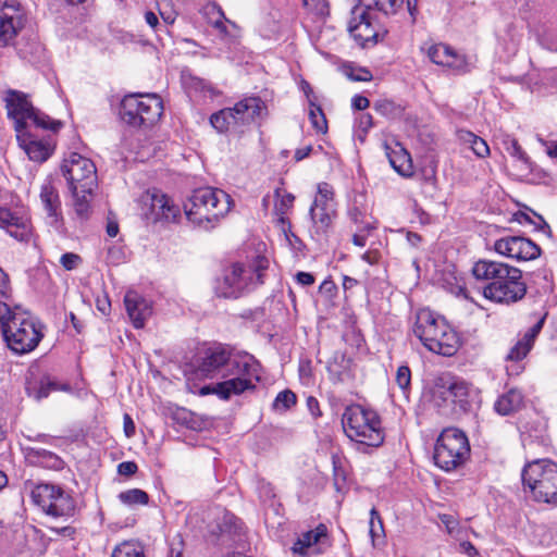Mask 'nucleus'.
Returning <instances> with one entry per match:
<instances>
[{
	"instance_id": "f257e3e1",
	"label": "nucleus",
	"mask_w": 557,
	"mask_h": 557,
	"mask_svg": "<svg viewBox=\"0 0 557 557\" xmlns=\"http://www.w3.org/2000/svg\"><path fill=\"white\" fill-rule=\"evenodd\" d=\"M0 333L7 347L15 355L33 351L44 337L35 319L20 306L0 300Z\"/></svg>"
},
{
	"instance_id": "f03ea898",
	"label": "nucleus",
	"mask_w": 557,
	"mask_h": 557,
	"mask_svg": "<svg viewBox=\"0 0 557 557\" xmlns=\"http://www.w3.org/2000/svg\"><path fill=\"white\" fill-rule=\"evenodd\" d=\"M61 171L67 181L76 216L81 220L88 219L90 199L97 186V170L94 162L77 152H72L63 161Z\"/></svg>"
},
{
	"instance_id": "7ed1b4c3",
	"label": "nucleus",
	"mask_w": 557,
	"mask_h": 557,
	"mask_svg": "<svg viewBox=\"0 0 557 557\" xmlns=\"http://www.w3.org/2000/svg\"><path fill=\"white\" fill-rule=\"evenodd\" d=\"M342 424L346 436L355 443L359 453L370 454L384 443L382 420L375 410L360 405L348 406L343 413Z\"/></svg>"
},
{
	"instance_id": "20e7f679",
	"label": "nucleus",
	"mask_w": 557,
	"mask_h": 557,
	"mask_svg": "<svg viewBox=\"0 0 557 557\" xmlns=\"http://www.w3.org/2000/svg\"><path fill=\"white\" fill-rule=\"evenodd\" d=\"M413 334L428 350L442 356L455 355L460 345L457 332L443 317L429 309L417 313Z\"/></svg>"
},
{
	"instance_id": "39448f33",
	"label": "nucleus",
	"mask_w": 557,
	"mask_h": 557,
	"mask_svg": "<svg viewBox=\"0 0 557 557\" xmlns=\"http://www.w3.org/2000/svg\"><path fill=\"white\" fill-rule=\"evenodd\" d=\"M233 200L220 188L203 187L194 190L184 203L186 218L189 222L206 230L214 225L231 210Z\"/></svg>"
},
{
	"instance_id": "423d86ee",
	"label": "nucleus",
	"mask_w": 557,
	"mask_h": 557,
	"mask_svg": "<svg viewBox=\"0 0 557 557\" xmlns=\"http://www.w3.org/2000/svg\"><path fill=\"white\" fill-rule=\"evenodd\" d=\"M261 380V364L248 352H234L226 363V370L219 381L223 397H234L253 392Z\"/></svg>"
},
{
	"instance_id": "0eeeda50",
	"label": "nucleus",
	"mask_w": 557,
	"mask_h": 557,
	"mask_svg": "<svg viewBox=\"0 0 557 557\" xmlns=\"http://www.w3.org/2000/svg\"><path fill=\"white\" fill-rule=\"evenodd\" d=\"M268 265V259L260 256L249 267L240 263L232 264L224 270L222 278L216 282L215 294L223 298H238L250 285L263 283L262 273Z\"/></svg>"
},
{
	"instance_id": "6e6552de",
	"label": "nucleus",
	"mask_w": 557,
	"mask_h": 557,
	"mask_svg": "<svg viewBox=\"0 0 557 557\" xmlns=\"http://www.w3.org/2000/svg\"><path fill=\"white\" fill-rule=\"evenodd\" d=\"M524 490H529L533 499L540 503L557 502V465L547 459L528 463L522 470Z\"/></svg>"
},
{
	"instance_id": "1a4fd4ad",
	"label": "nucleus",
	"mask_w": 557,
	"mask_h": 557,
	"mask_svg": "<svg viewBox=\"0 0 557 557\" xmlns=\"http://www.w3.org/2000/svg\"><path fill=\"white\" fill-rule=\"evenodd\" d=\"M8 117L14 121L16 134L28 129V121L36 127L58 131L62 123L50 119L47 114L35 109L26 94L10 89L4 97Z\"/></svg>"
},
{
	"instance_id": "9d476101",
	"label": "nucleus",
	"mask_w": 557,
	"mask_h": 557,
	"mask_svg": "<svg viewBox=\"0 0 557 557\" xmlns=\"http://www.w3.org/2000/svg\"><path fill=\"white\" fill-rule=\"evenodd\" d=\"M265 110L267 107L259 97H247L235 103L233 108L213 113L210 123L219 133L237 132L260 119Z\"/></svg>"
},
{
	"instance_id": "9b49d317",
	"label": "nucleus",
	"mask_w": 557,
	"mask_h": 557,
	"mask_svg": "<svg viewBox=\"0 0 557 557\" xmlns=\"http://www.w3.org/2000/svg\"><path fill=\"white\" fill-rule=\"evenodd\" d=\"M163 103L156 94H132L121 101L120 116L133 127L150 126L161 117Z\"/></svg>"
},
{
	"instance_id": "f8f14e48",
	"label": "nucleus",
	"mask_w": 557,
	"mask_h": 557,
	"mask_svg": "<svg viewBox=\"0 0 557 557\" xmlns=\"http://www.w3.org/2000/svg\"><path fill=\"white\" fill-rule=\"evenodd\" d=\"M470 455L466 434L456 428H447L437 437L433 459L437 467L451 471L462 466Z\"/></svg>"
},
{
	"instance_id": "ddd939ff",
	"label": "nucleus",
	"mask_w": 557,
	"mask_h": 557,
	"mask_svg": "<svg viewBox=\"0 0 557 557\" xmlns=\"http://www.w3.org/2000/svg\"><path fill=\"white\" fill-rule=\"evenodd\" d=\"M30 497L33 503L48 516L70 518L75 513L74 498L59 485L38 484L32 490Z\"/></svg>"
},
{
	"instance_id": "4468645a",
	"label": "nucleus",
	"mask_w": 557,
	"mask_h": 557,
	"mask_svg": "<svg viewBox=\"0 0 557 557\" xmlns=\"http://www.w3.org/2000/svg\"><path fill=\"white\" fill-rule=\"evenodd\" d=\"M527 284L522 271L509 265L506 273L493 286H483L484 298L499 305L511 306L521 301L527 295Z\"/></svg>"
},
{
	"instance_id": "2eb2a0df",
	"label": "nucleus",
	"mask_w": 557,
	"mask_h": 557,
	"mask_svg": "<svg viewBox=\"0 0 557 557\" xmlns=\"http://www.w3.org/2000/svg\"><path fill=\"white\" fill-rule=\"evenodd\" d=\"M234 352L222 344H213L201 349L195 360V373L202 379L221 380L226 363L232 359Z\"/></svg>"
},
{
	"instance_id": "dca6fc26",
	"label": "nucleus",
	"mask_w": 557,
	"mask_h": 557,
	"mask_svg": "<svg viewBox=\"0 0 557 557\" xmlns=\"http://www.w3.org/2000/svg\"><path fill=\"white\" fill-rule=\"evenodd\" d=\"M309 214L317 230L326 232L336 216V202L334 200L333 187L325 182L318 184V191Z\"/></svg>"
},
{
	"instance_id": "f3484780",
	"label": "nucleus",
	"mask_w": 557,
	"mask_h": 557,
	"mask_svg": "<svg viewBox=\"0 0 557 557\" xmlns=\"http://www.w3.org/2000/svg\"><path fill=\"white\" fill-rule=\"evenodd\" d=\"M493 249L498 255L517 261L535 260L542 249L523 236H504L494 242Z\"/></svg>"
},
{
	"instance_id": "a211bd4d",
	"label": "nucleus",
	"mask_w": 557,
	"mask_h": 557,
	"mask_svg": "<svg viewBox=\"0 0 557 557\" xmlns=\"http://www.w3.org/2000/svg\"><path fill=\"white\" fill-rule=\"evenodd\" d=\"M26 23V14L16 0H7L0 8V47L13 44Z\"/></svg>"
},
{
	"instance_id": "6ab92c4d",
	"label": "nucleus",
	"mask_w": 557,
	"mask_h": 557,
	"mask_svg": "<svg viewBox=\"0 0 557 557\" xmlns=\"http://www.w3.org/2000/svg\"><path fill=\"white\" fill-rule=\"evenodd\" d=\"M351 15L348 24V30L351 37L363 48L369 45H375L379 34L371 25L369 11L359 5H355L351 10Z\"/></svg>"
},
{
	"instance_id": "aec40b11",
	"label": "nucleus",
	"mask_w": 557,
	"mask_h": 557,
	"mask_svg": "<svg viewBox=\"0 0 557 557\" xmlns=\"http://www.w3.org/2000/svg\"><path fill=\"white\" fill-rule=\"evenodd\" d=\"M149 200L148 219L153 223H175L181 216L180 207L176 206L165 194L153 190L147 194Z\"/></svg>"
},
{
	"instance_id": "412c9836",
	"label": "nucleus",
	"mask_w": 557,
	"mask_h": 557,
	"mask_svg": "<svg viewBox=\"0 0 557 557\" xmlns=\"http://www.w3.org/2000/svg\"><path fill=\"white\" fill-rule=\"evenodd\" d=\"M124 304L134 327H144L147 319L152 314L150 301L137 292L128 290L125 294Z\"/></svg>"
},
{
	"instance_id": "4be33fe9",
	"label": "nucleus",
	"mask_w": 557,
	"mask_h": 557,
	"mask_svg": "<svg viewBox=\"0 0 557 557\" xmlns=\"http://www.w3.org/2000/svg\"><path fill=\"white\" fill-rule=\"evenodd\" d=\"M509 264L500 261L481 259L472 267V274L476 281L485 282L484 286H493L504 276Z\"/></svg>"
},
{
	"instance_id": "5701e85b",
	"label": "nucleus",
	"mask_w": 557,
	"mask_h": 557,
	"mask_svg": "<svg viewBox=\"0 0 557 557\" xmlns=\"http://www.w3.org/2000/svg\"><path fill=\"white\" fill-rule=\"evenodd\" d=\"M0 227L17 240H25L30 234L28 219L7 208H0Z\"/></svg>"
},
{
	"instance_id": "b1692460",
	"label": "nucleus",
	"mask_w": 557,
	"mask_h": 557,
	"mask_svg": "<svg viewBox=\"0 0 557 557\" xmlns=\"http://www.w3.org/2000/svg\"><path fill=\"white\" fill-rule=\"evenodd\" d=\"M22 450L25 460L32 466L50 470H62L64 467V461L52 451L28 445H24Z\"/></svg>"
},
{
	"instance_id": "393cba45",
	"label": "nucleus",
	"mask_w": 557,
	"mask_h": 557,
	"mask_svg": "<svg viewBox=\"0 0 557 557\" xmlns=\"http://www.w3.org/2000/svg\"><path fill=\"white\" fill-rule=\"evenodd\" d=\"M18 145L26 152L28 158L36 162L46 161L52 153V148L48 143L37 140L29 129L16 134Z\"/></svg>"
},
{
	"instance_id": "a878e982",
	"label": "nucleus",
	"mask_w": 557,
	"mask_h": 557,
	"mask_svg": "<svg viewBox=\"0 0 557 557\" xmlns=\"http://www.w3.org/2000/svg\"><path fill=\"white\" fill-rule=\"evenodd\" d=\"M385 154L391 166L403 177L413 175V165L409 152L398 143L394 146L385 145Z\"/></svg>"
},
{
	"instance_id": "bb28decb",
	"label": "nucleus",
	"mask_w": 557,
	"mask_h": 557,
	"mask_svg": "<svg viewBox=\"0 0 557 557\" xmlns=\"http://www.w3.org/2000/svg\"><path fill=\"white\" fill-rule=\"evenodd\" d=\"M428 57L437 65L455 70H460L465 65L462 57L458 55L454 49L444 44L432 45L428 49Z\"/></svg>"
},
{
	"instance_id": "cd10ccee",
	"label": "nucleus",
	"mask_w": 557,
	"mask_h": 557,
	"mask_svg": "<svg viewBox=\"0 0 557 557\" xmlns=\"http://www.w3.org/2000/svg\"><path fill=\"white\" fill-rule=\"evenodd\" d=\"M182 84L189 96H199L212 99L218 95L216 89L209 82L186 71L182 72Z\"/></svg>"
},
{
	"instance_id": "c85d7f7f",
	"label": "nucleus",
	"mask_w": 557,
	"mask_h": 557,
	"mask_svg": "<svg viewBox=\"0 0 557 557\" xmlns=\"http://www.w3.org/2000/svg\"><path fill=\"white\" fill-rule=\"evenodd\" d=\"M40 200L48 216L51 218L53 222L62 220L61 200L57 189L51 183H46L41 186Z\"/></svg>"
},
{
	"instance_id": "c756f323",
	"label": "nucleus",
	"mask_w": 557,
	"mask_h": 557,
	"mask_svg": "<svg viewBox=\"0 0 557 557\" xmlns=\"http://www.w3.org/2000/svg\"><path fill=\"white\" fill-rule=\"evenodd\" d=\"M523 405V395L517 388H511L500 395L494 404V409L500 416H509L518 411Z\"/></svg>"
},
{
	"instance_id": "7c9ffc66",
	"label": "nucleus",
	"mask_w": 557,
	"mask_h": 557,
	"mask_svg": "<svg viewBox=\"0 0 557 557\" xmlns=\"http://www.w3.org/2000/svg\"><path fill=\"white\" fill-rule=\"evenodd\" d=\"M326 535L327 528L321 523L314 530L302 533L294 543L292 550L294 554L304 556L312 545L321 543Z\"/></svg>"
},
{
	"instance_id": "2f4dec72",
	"label": "nucleus",
	"mask_w": 557,
	"mask_h": 557,
	"mask_svg": "<svg viewBox=\"0 0 557 557\" xmlns=\"http://www.w3.org/2000/svg\"><path fill=\"white\" fill-rule=\"evenodd\" d=\"M63 391L71 392L72 387L67 383H60L51 376H44L38 385H29L27 387L28 395L34 396L37 400L46 398L51 392Z\"/></svg>"
},
{
	"instance_id": "473e14b6",
	"label": "nucleus",
	"mask_w": 557,
	"mask_h": 557,
	"mask_svg": "<svg viewBox=\"0 0 557 557\" xmlns=\"http://www.w3.org/2000/svg\"><path fill=\"white\" fill-rule=\"evenodd\" d=\"M350 221L357 226L359 232H371L375 228V221L366 210L359 208L356 203L348 209Z\"/></svg>"
},
{
	"instance_id": "72a5a7b5",
	"label": "nucleus",
	"mask_w": 557,
	"mask_h": 557,
	"mask_svg": "<svg viewBox=\"0 0 557 557\" xmlns=\"http://www.w3.org/2000/svg\"><path fill=\"white\" fill-rule=\"evenodd\" d=\"M403 0H358L359 7L368 10H376L385 15H393L401 5Z\"/></svg>"
},
{
	"instance_id": "f704fd0d",
	"label": "nucleus",
	"mask_w": 557,
	"mask_h": 557,
	"mask_svg": "<svg viewBox=\"0 0 557 557\" xmlns=\"http://www.w3.org/2000/svg\"><path fill=\"white\" fill-rule=\"evenodd\" d=\"M460 139L469 144L474 154L479 158H485L490 154V147L484 139L471 132H461Z\"/></svg>"
},
{
	"instance_id": "c9c22d12",
	"label": "nucleus",
	"mask_w": 557,
	"mask_h": 557,
	"mask_svg": "<svg viewBox=\"0 0 557 557\" xmlns=\"http://www.w3.org/2000/svg\"><path fill=\"white\" fill-rule=\"evenodd\" d=\"M309 120L317 132L322 134L327 132V121L324 112L313 99H309Z\"/></svg>"
},
{
	"instance_id": "e433bc0d",
	"label": "nucleus",
	"mask_w": 557,
	"mask_h": 557,
	"mask_svg": "<svg viewBox=\"0 0 557 557\" xmlns=\"http://www.w3.org/2000/svg\"><path fill=\"white\" fill-rule=\"evenodd\" d=\"M111 557H145L143 546L136 541H124L116 545Z\"/></svg>"
},
{
	"instance_id": "4c0bfd02",
	"label": "nucleus",
	"mask_w": 557,
	"mask_h": 557,
	"mask_svg": "<svg viewBox=\"0 0 557 557\" xmlns=\"http://www.w3.org/2000/svg\"><path fill=\"white\" fill-rule=\"evenodd\" d=\"M117 498L120 499L121 503L127 506L147 505L149 502L148 494L139 488H132L121 492L117 495Z\"/></svg>"
},
{
	"instance_id": "58836bf2",
	"label": "nucleus",
	"mask_w": 557,
	"mask_h": 557,
	"mask_svg": "<svg viewBox=\"0 0 557 557\" xmlns=\"http://www.w3.org/2000/svg\"><path fill=\"white\" fill-rule=\"evenodd\" d=\"M296 404V395L289 391L285 389L280 392L274 401L273 408L277 411H286L292 408Z\"/></svg>"
},
{
	"instance_id": "ea45409f",
	"label": "nucleus",
	"mask_w": 557,
	"mask_h": 557,
	"mask_svg": "<svg viewBox=\"0 0 557 557\" xmlns=\"http://www.w3.org/2000/svg\"><path fill=\"white\" fill-rule=\"evenodd\" d=\"M395 381L403 394L408 397L411 385V371L408 366L403 364L398 367Z\"/></svg>"
},
{
	"instance_id": "a19ab883",
	"label": "nucleus",
	"mask_w": 557,
	"mask_h": 557,
	"mask_svg": "<svg viewBox=\"0 0 557 557\" xmlns=\"http://www.w3.org/2000/svg\"><path fill=\"white\" fill-rule=\"evenodd\" d=\"M275 196L280 198L274 206L275 214H287V212L292 209L295 200V196L285 193L284 195H280V189L275 190Z\"/></svg>"
},
{
	"instance_id": "79ce46f5",
	"label": "nucleus",
	"mask_w": 557,
	"mask_h": 557,
	"mask_svg": "<svg viewBox=\"0 0 557 557\" xmlns=\"http://www.w3.org/2000/svg\"><path fill=\"white\" fill-rule=\"evenodd\" d=\"M546 315L547 313H544L543 317L539 318V320L535 322L534 325H532L522 336V338H520L521 341H523L527 345H529L531 348L533 347L534 345V342L536 339V337L539 336V334L541 333L543 326H544V323H545V319H546Z\"/></svg>"
},
{
	"instance_id": "37998d69",
	"label": "nucleus",
	"mask_w": 557,
	"mask_h": 557,
	"mask_svg": "<svg viewBox=\"0 0 557 557\" xmlns=\"http://www.w3.org/2000/svg\"><path fill=\"white\" fill-rule=\"evenodd\" d=\"M546 315L547 313H544L543 317L539 318V320L535 322L534 325H532L522 336V338H520L521 341H523L527 345H529L531 348L533 347L534 345V342L536 339V337L539 336V334L541 333L543 326H544V323H545V319H546Z\"/></svg>"
},
{
	"instance_id": "c03bdc74",
	"label": "nucleus",
	"mask_w": 557,
	"mask_h": 557,
	"mask_svg": "<svg viewBox=\"0 0 557 557\" xmlns=\"http://www.w3.org/2000/svg\"><path fill=\"white\" fill-rule=\"evenodd\" d=\"M533 214L537 218V222L533 221L531 216L527 213L519 212L516 214L517 221L519 223H529L533 224L536 230L542 231L543 233L550 234V227L547 222L539 214L533 212Z\"/></svg>"
},
{
	"instance_id": "a18cd8bd",
	"label": "nucleus",
	"mask_w": 557,
	"mask_h": 557,
	"mask_svg": "<svg viewBox=\"0 0 557 557\" xmlns=\"http://www.w3.org/2000/svg\"><path fill=\"white\" fill-rule=\"evenodd\" d=\"M532 348L527 345L523 341L519 339L509 350L507 360L520 361L527 357Z\"/></svg>"
},
{
	"instance_id": "49530a36",
	"label": "nucleus",
	"mask_w": 557,
	"mask_h": 557,
	"mask_svg": "<svg viewBox=\"0 0 557 557\" xmlns=\"http://www.w3.org/2000/svg\"><path fill=\"white\" fill-rule=\"evenodd\" d=\"M374 110L386 117H393L399 113V108L391 100H380L374 103Z\"/></svg>"
},
{
	"instance_id": "de8ad7c7",
	"label": "nucleus",
	"mask_w": 557,
	"mask_h": 557,
	"mask_svg": "<svg viewBox=\"0 0 557 557\" xmlns=\"http://www.w3.org/2000/svg\"><path fill=\"white\" fill-rule=\"evenodd\" d=\"M448 393L454 401H461L468 394V386L462 381L454 380L448 385Z\"/></svg>"
},
{
	"instance_id": "09e8293b",
	"label": "nucleus",
	"mask_w": 557,
	"mask_h": 557,
	"mask_svg": "<svg viewBox=\"0 0 557 557\" xmlns=\"http://www.w3.org/2000/svg\"><path fill=\"white\" fill-rule=\"evenodd\" d=\"M371 519H370V535L372 537L373 544L375 543V539H380L383 533V524L379 517L377 511L373 508L371 510Z\"/></svg>"
},
{
	"instance_id": "8fccbe9b",
	"label": "nucleus",
	"mask_w": 557,
	"mask_h": 557,
	"mask_svg": "<svg viewBox=\"0 0 557 557\" xmlns=\"http://www.w3.org/2000/svg\"><path fill=\"white\" fill-rule=\"evenodd\" d=\"M302 5L310 12L323 15L327 12L326 0H301Z\"/></svg>"
},
{
	"instance_id": "3c124183",
	"label": "nucleus",
	"mask_w": 557,
	"mask_h": 557,
	"mask_svg": "<svg viewBox=\"0 0 557 557\" xmlns=\"http://www.w3.org/2000/svg\"><path fill=\"white\" fill-rule=\"evenodd\" d=\"M79 262L81 257L73 252L63 253L60 258V263L67 271L74 270Z\"/></svg>"
},
{
	"instance_id": "603ef678",
	"label": "nucleus",
	"mask_w": 557,
	"mask_h": 557,
	"mask_svg": "<svg viewBox=\"0 0 557 557\" xmlns=\"http://www.w3.org/2000/svg\"><path fill=\"white\" fill-rule=\"evenodd\" d=\"M207 10L208 13L216 14V18L213 21L214 27L225 30L224 21H226V17L222 9L216 4H211L207 8Z\"/></svg>"
},
{
	"instance_id": "864d4df0",
	"label": "nucleus",
	"mask_w": 557,
	"mask_h": 557,
	"mask_svg": "<svg viewBox=\"0 0 557 557\" xmlns=\"http://www.w3.org/2000/svg\"><path fill=\"white\" fill-rule=\"evenodd\" d=\"M277 216V223L282 225V230L286 236V238L292 244L290 238H294L296 242H299L298 237L290 232V223L286 218V214H275Z\"/></svg>"
},
{
	"instance_id": "5fc2aeb1",
	"label": "nucleus",
	"mask_w": 557,
	"mask_h": 557,
	"mask_svg": "<svg viewBox=\"0 0 557 557\" xmlns=\"http://www.w3.org/2000/svg\"><path fill=\"white\" fill-rule=\"evenodd\" d=\"M0 297L8 300L11 297V287L7 273L0 268Z\"/></svg>"
},
{
	"instance_id": "6e6d98bb",
	"label": "nucleus",
	"mask_w": 557,
	"mask_h": 557,
	"mask_svg": "<svg viewBox=\"0 0 557 557\" xmlns=\"http://www.w3.org/2000/svg\"><path fill=\"white\" fill-rule=\"evenodd\" d=\"M507 151L509 152V154H511L512 157H515L519 160H522V161L527 160L525 152L522 150L521 146L518 144V141L516 139L510 140V144L507 147Z\"/></svg>"
},
{
	"instance_id": "4d7b16f0",
	"label": "nucleus",
	"mask_w": 557,
	"mask_h": 557,
	"mask_svg": "<svg viewBox=\"0 0 557 557\" xmlns=\"http://www.w3.org/2000/svg\"><path fill=\"white\" fill-rule=\"evenodd\" d=\"M349 78L355 82H369L372 79V74L367 69H358L348 74Z\"/></svg>"
},
{
	"instance_id": "13d9d810",
	"label": "nucleus",
	"mask_w": 557,
	"mask_h": 557,
	"mask_svg": "<svg viewBox=\"0 0 557 557\" xmlns=\"http://www.w3.org/2000/svg\"><path fill=\"white\" fill-rule=\"evenodd\" d=\"M137 470L138 467L134 461H123L117 466V472L121 475H133Z\"/></svg>"
},
{
	"instance_id": "bf43d9fd",
	"label": "nucleus",
	"mask_w": 557,
	"mask_h": 557,
	"mask_svg": "<svg viewBox=\"0 0 557 557\" xmlns=\"http://www.w3.org/2000/svg\"><path fill=\"white\" fill-rule=\"evenodd\" d=\"M218 386H219V382L206 385V386L201 387L200 394L201 395L213 394V395H216L222 400H230L231 397H223V395L220 393Z\"/></svg>"
},
{
	"instance_id": "052dcab7",
	"label": "nucleus",
	"mask_w": 557,
	"mask_h": 557,
	"mask_svg": "<svg viewBox=\"0 0 557 557\" xmlns=\"http://www.w3.org/2000/svg\"><path fill=\"white\" fill-rule=\"evenodd\" d=\"M218 386H219V382L206 385V386L201 387L200 394L201 395L213 394V395H216L222 400H230L231 397H223V395L220 393Z\"/></svg>"
},
{
	"instance_id": "680f3d73",
	"label": "nucleus",
	"mask_w": 557,
	"mask_h": 557,
	"mask_svg": "<svg viewBox=\"0 0 557 557\" xmlns=\"http://www.w3.org/2000/svg\"><path fill=\"white\" fill-rule=\"evenodd\" d=\"M296 281L302 286H310L314 283V276L309 272H298L296 274Z\"/></svg>"
},
{
	"instance_id": "e2e57ef3",
	"label": "nucleus",
	"mask_w": 557,
	"mask_h": 557,
	"mask_svg": "<svg viewBox=\"0 0 557 557\" xmlns=\"http://www.w3.org/2000/svg\"><path fill=\"white\" fill-rule=\"evenodd\" d=\"M124 433L127 437H132L135 434V423L129 414L125 413L123 417Z\"/></svg>"
},
{
	"instance_id": "0e129e2a",
	"label": "nucleus",
	"mask_w": 557,
	"mask_h": 557,
	"mask_svg": "<svg viewBox=\"0 0 557 557\" xmlns=\"http://www.w3.org/2000/svg\"><path fill=\"white\" fill-rule=\"evenodd\" d=\"M145 21L158 34L160 28L158 16L153 12L147 11L145 13Z\"/></svg>"
},
{
	"instance_id": "69168bd1",
	"label": "nucleus",
	"mask_w": 557,
	"mask_h": 557,
	"mask_svg": "<svg viewBox=\"0 0 557 557\" xmlns=\"http://www.w3.org/2000/svg\"><path fill=\"white\" fill-rule=\"evenodd\" d=\"M351 104L356 110H366L370 106V101L363 96L356 95L352 98Z\"/></svg>"
},
{
	"instance_id": "338daca9",
	"label": "nucleus",
	"mask_w": 557,
	"mask_h": 557,
	"mask_svg": "<svg viewBox=\"0 0 557 557\" xmlns=\"http://www.w3.org/2000/svg\"><path fill=\"white\" fill-rule=\"evenodd\" d=\"M370 232H359L358 230H356V233L352 235V243L359 247L366 246L367 235Z\"/></svg>"
},
{
	"instance_id": "774afa93",
	"label": "nucleus",
	"mask_w": 557,
	"mask_h": 557,
	"mask_svg": "<svg viewBox=\"0 0 557 557\" xmlns=\"http://www.w3.org/2000/svg\"><path fill=\"white\" fill-rule=\"evenodd\" d=\"M312 151V146H306L304 148H299L295 151V160L296 161H301L304 160L305 158H307Z\"/></svg>"
}]
</instances>
